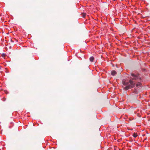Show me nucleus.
Here are the masks:
<instances>
[{"instance_id":"f257e3e1","label":"nucleus","mask_w":150,"mask_h":150,"mask_svg":"<svg viewBox=\"0 0 150 150\" xmlns=\"http://www.w3.org/2000/svg\"><path fill=\"white\" fill-rule=\"evenodd\" d=\"M131 75L132 76L130 77L131 79L129 80V82H122L123 85L126 86L124 88L125 90H128L131 88L134 87L135 86L136 82H138V83L136 84V86H141V83L139 82L141 81V78L139 77L138 76H136L133 73L131 74Z\"/></svg>"},{"instance_id":"f03ea898","label":"nucleus","mask_w":150,"mask_h":150,"mask_svg":"<svg viewBox=\"0 0 150 150\" xmlns=\"http://www.w3.org/2000/svg\"><path fill=\"white\" fill-rule=\"evenodd\" d=\"M116 74H117V72L115 70L112 71L111 72V74H112V75L113 76H115V75H116Z\"/></svg>"},{"instance_id":"7ed1b4c3","label":"nucleus","mask_w":150,"mask_h":150,"mask_svg":"<svg viewBox=\"0 0 150 150\" xmlns=\"http://www.w3.org/2000/svg\"><path fill=\"white\" fill-rule=\"evenodd\" d=\"M94 59V58L93 57H91L90 58V60L91 62H93Z\"/></svg>"},{"instance_id":"20e7f679","label":"nucleus","mask_w":150,"mask_h":150,"mask_svg":"<svg viewBox=\"0 0 150 150\" xmlns=\"http://www.w3.org/2000/svg\"><path fill=\"white\" fill-rule=\"evenodd\" d=\"M133 93H134L135 94H137L138 93V92L136 90H135L134 91H133Z\"/></svg>"},{"instance_id":"39448f33","label":"nucleus","mask_w":150,"mask_h":150,"mask_svg":"<svg viewBox=\"0 0 150 150\" xmlns=\"http://www.w3.org/2000/svg\"><path fill=\"white\" fill-rule=\"evenodd\" d=\"M133 136L134 137H137V135L136 133H134L133 134Z\"/></svg>"},{"instance_id":"423d86ee","label":"nucleus","mask_w":150,"mask_h":150,"mask_svg":"<svg viewBox=\"0 0 150 150\" xmlns=\"http://www.w3.org/2000/svg\"><path fill=\"white\" fill-rule=\"evenodd\" d=\"M86 13H83L82 14V17H83V18H84L85 16L86 15Z\"/></svg>"},{"instance_id":"0eeeda50","label":"nucleus","mask_w":150,"mask_h":150,"mask_svg":"<svg viewBox=\"0 0 150 150\" xmlns=\"http://www.w3.org/2000/svg\"><path fill=\"white\" fill-rule=\"evenodd\" d=\"M11 42H13V41H12V40H11Z\"/></svg>"},{"instance_id":"6e6552de","label":"nucleus","mask_w":150,"mask_h":150,"mask_svg":"<svg viewBox=\"0 0 150 150\" xmlns=\"http://www.w3.org/2000/svg\"><path fill=\"white\" fill-rule=\"evenodd\" d=\"M1 69V68L0 67V70Z\"/></svg>"},{"instance_id":"1a4fd4ad","label":"nucleus","mask_w":150,"mask_h":150,"mask_svg":"<svg viewBox=\"0 0 150 150\" xmlns=\"http://www.w3.org/2000/svg\"><path fill=\"white\" fill-rule=\"evenodd\" d=\"M16 41L17 42V41H18V40H16Z\"/></svg>"},{"instance_id":"9d476101","label":"nucleus","mask_w":150,"mask_h":150,"mask_svg":"<svg viewBox=\"0 0 150 150\" xmlns=\"http://www.w3.org/2000/svg\"><path fill=\"white\" fill-rule=\"evenodd\" d=\"M114 1H115V0H113Z\"/></svg>"}]
</instances>
